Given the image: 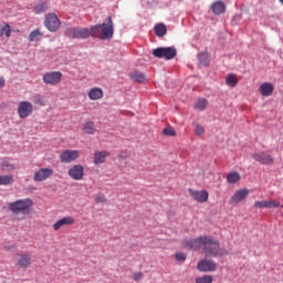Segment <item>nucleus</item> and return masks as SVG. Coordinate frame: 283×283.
Here are the masks:
<instances>
[{
    "label": "nucleus",
    "instance_id": "obj_38",
    "mask_svg": "<svg viewBox=\"0 0 283 283\" xmlns=\"http://www.w3.org/2000/svg\"><path fill=\"white\" fill-rule=\"evenodd\" d=\"M95 202L96 205H105V202H107V197H105L103 193H98L95 197Z\"/></svg>",
    "mask_w": 283,
    "mask_h": 283
},
{
    "label": "nucleus",
    "instance_id": "obj_42",
    "mask_svg": "<svg viewBox=\"0 0 283 283\" xmlns=\"http://www.w3.org/2000/svg\"><path fill=\"white\" fill-rule=\"evenodd\" d=\"M186 260H187V255L186 254H182V253L178 254V261L179 262H185Z\"/></svg>",
    "mask_w": 283,
    "mask_h": 283
},
{
    "label": "nucleus",
    "instance_id": "obj_40",
    "mask_svg": "<svg viewBox=\"0 0 283 283\" xmlns=\"http://www.w3.org/2000/svg\"><path fill=\"white\" fill-rule=\"evenodd\" d=\"M145 277V274L143 272H134L132 274V280H134V282H140V280H143Z\"/></svg>",
    "mask_w": 283,
    "mask_h": 283
},
{
    "label": "nucleus",
    "instance_id": "obj_23",
    "mask_svg": "<svg viewBox=\"0 0 283 283\" xmlns=\"http://www.w3.org/2000/svg\"><path fill=\"white\" fill-rule=\"evenodd\" d=\"M274 90H275V87H273V84H271V83H263L260 86V92H261L262 96H271V94H273Z\"/></svg>",
    "mask_w": 283,
    "mask_h": 283
},
{
    "label": "nucleus",
    "instance_id": "obj_17",
    "mask_svg": "<svg viewBox=\"0 0 283 283\" xmlns=\"http://www.w3.org/2000/svg\"><path fill=\"white\" fill-rule=\"evenodd\" d=\"M109 158V151L107 150H96L93 155L94 165H103Z\"/></svg>",
    "mask_w": 283,
    "mask_h": 283
},
{
    "label": "nucleus",
    "instance_id": "obj_41",
    "mask_svg": "<svg viewBox=\"0 0 283 283\" xmlns=\"http://www.w3.org/2000/svg\"><path fill=\"white\" fill-rule=\"evenodd\" d=\"M195 134L196 136H202V134H205V127H202L200 124H197L195 127Z\"/></svg>",
    "mask_w": 283,
    "mask_h": 283
},
{
    "label": "nucleus",
    "instance_id": "obj_18",
    "mask_svg": "<svg viewBox=\"0 0 283 283\" xmlns=\"http://www.w3.org/2000/svg\"><path fill=\"white\" fill-rule=\"evenodd\" d=\"M249 196V189H240L235 191V193L230 199V205H238V202H242Z\"/></svg>",
    "mask_w": 283,
    "mask_h": 283
},
{
    "label": "nucleus",
    "instance_id": "obj_5",
    "mask_svg": "<svg viewBox=\"0 0 283 283\" xmlns=\"http://www.w3.org/2000/svg\"><path fill=\"white\" fill-rule=\"evenodd\" d=\"M32 265V253L30 252H18L15 259V266L18 269H28Z\"/></svg>",
    "mask_w": 283,
    "mask_h": 283
},
{
    "label": "nucleus",
    "instance_id": "obj_34",
    "mask_svg": "<svg viewBox=\"0 0 283 283\" xmlns=\"http://www.w3.org/2000/svg\"><path fill=\"white\" fill-rule=\"evenodd\" d=\"M196 283H213V277L211 275L198 276Z\"/></svg>",
    "mask_w": 283,
    "mask_h": 283
},
{
    "label": "nucleus",
    "instance_id": "obj_24",
    "mask_svg": "<svg viewBox=\"0 0 283 283\" xmlns=\"http://www.w3.org/2000/svg\"><path fill=\"white\" fill-rule=\"evenodd\" d=\"M154 32L156 36L163 38L167 34V25L165 23H158L154 27Z\"/></svg>",
    "mask_w": 283,
    "mask_h": 283
},
{
    "label": "nucleus",
    "instance_id": "obj_35",
    "mask_svg": "<svg viewBox=\"0 0 283 283\" xmlns=\"http://www.w3.org/2000/svg\"><path fill=\"white\" fill-rule=\"evenodd\" d=\"M163 134L164 136H169V137H174L177 135L176 129H174V127L171 126H167L163 129Z\"/></svg>",
    "mask_w": 283,
    "mask_h": 283
},
{
    "label": "nucleus",
    "instance_id": "obj_13",
    "mask_svg": "<svg viewBox=\"0 0 283 283\" xmlns=\"http://www.w3.org/2000/svg\"><path fill=\"white\" fill-rule=\"evenodd\" d=\"M72 180H81L85 174V168L82 165H74L67 171Z\"/></svg>",
    "mask_w": 283,
    "mask_h": 283
},
{
    "label": "nucleus",
    "instance_id": "obj_26",
    "mask_svg": "<svg viewBox=\"0 0 283 283\" xmlns=\"http://www.w3.org/2000/svg\"><path fill=\"white\" fill-rule=\"evenodd\" d=\"M14 182V177L12 175H0V186L8 187Z\"/></svg>",
    "mask_w": 283,
    "mask_h": 283
},
{
    "label": "nucleus",
    "instance_id": "obj_29",
    "mask_svg": "<svg viewBox=\"0 0 283 283\" xmlns=\"http://www.w3.org/2000/svg\"><path fill=\"white\" fill-rule=\"evenodd\" d=\"M207 105H208V102L206 98H199L193 107L195 109H197V112H205V109H207Z\"/></svg>",
    "mask_w": 283,
    "mask_h": 283
},
{
    "label": "nucleus",
    "instance_id": "obj_1",
    "mask_svg": "<svg viewBox=\"0 0 283 283\" xmlns=\"http://www.w3.org/2000/svg\"><path fill=\"white\" fill-rule=\"evenodd\" d=\"M182 244L186 249H191L192 251L202 250L207 258L229 255V251L221 249L220 241L211 235H200L196 239L185 240Z\"/></svg>",
    "mask_w": 283,
    "mask_h": 283
},
{
    "label": "nucleus",
    "instance_id": "obj_33",
    "mask_svg": "<svg viewBox=\"0 0 283 283\" xmlns=\"http://www.w3.org/2000/svg\"><path fill=\"white\" fill-rule=\"evenodd\" d=\"M33 103L34 105H40V107H45V99L41 94L33 95Z\"/></svg>",
    "mask_w": 283,
    "mask_h": 283
},
{
    "label": "nucleus",
    "instance_id": "obj_16",
    "mask_svg": "<svg viewBox=\"0 0 283 283\" xmlns=\"http://www.w3.org/2000/svg\"><path fill=\"white\" fill-rule=\"evenodd\" d=\"M198 269L199 271L208 273L211 271H216V269H218V265L212 260H201L198 262Z\"/></svg>",
    "mask_w": 283,
    "mask_h": 283
},
{
    "label": "nucleus",
    "instance_id": "obj_21",
    "mask_svg": "<svg viewBox=\"0 0 283 283\" xmlns=\"http://www.w3.org/2000/svg\"><path fill=\"white\" fill-rule=\"evenodd\" d=\"M104 93L98 87H93L88 91V98L90 101H101L103 98Z\"/></svg>",
    "mask_w": 283,
    "mask_h": 283
},
{
    "label": "nucleus",
    "instance_id": "obj_37",
    "mask_svg": "<svg viewBox=\"0 0 283 283\" xmlns=\"http://www.w3.org/2000/svg\"><path fill=\"white\" fill-rule=\"evenodd\" d=\"M198 59L202 65H209V54L207 53H200L198 55Z\"/></svg>",
    "mask_w": 283,
    "mask_h": 283
},
{
    "label": "nucleus",
    "instance_id": "obj_30",
    "mask_svg": "<svg viewBox=\"0 0 283 283\" xmlns=\"http://www.w3.org/2000/svg\"><path fill=\"white\" fill-rule=\"evenodd\" d=\"M130 78L132 81H136V83H145L147 81V77L138 71L132 73Z\"/></svg>",
    "mask_w": 283,
    "mask_h": 283
},
{
    "label": "nucleus",
    "instance_id": "obj_6",
    "mask_svg": "<svg viewBox=\"0 0 283 283\" xmlns=\"http://www.w3.org/2000/svg\"><path fill=\"white\" fill-rule=\"evenodd\" d=\"M63 78V73L60 71H51L43 75L42 81L45 85H59Z\"/></svg>",
    "mask_w": 283,
    "mask_h": 283
},
{
    "label": "nucleus",
    "instance_id": "obj_20",
    "mask_svg": "<svg viewBox=\"0 0 283 283\" xmlns=\"http://www.w3.org/2000/svg\"><path fill=\"white\" fill-rule=\"evenodd\" d=\"M211 10L213 14H224V12H227V6L224 4V2L218 0L212 3Z\"/></svg>",
    "mask_w": 283,
    "mask_h": 283
},
{
    "label": "nucleus",
    "instance_id": "obj_3",
    "mask_svg": "<svg viewBox=\"0 0 283 283\" xmlns=\"http://www.w3.org/2000/svg\"><path fill=\"white\" fill-rule=\"evenodd\" d=\"M178 51L176 48L167 46V48H157L153 50V56L156 59H165V61H171V59H176Z\"/></svg>",
    "mask_w": 283,
    "mask_h": 283
},
{
    "label": "nucleus",
    "instance_id": "obj_7",
    "mask_svg": "<svg viewBox=\"0 0 283 283\" xmlns=\"http://www.w3.org/2000/svg\"><path fill=\"white\" fill-rule=\"evenodd\" d=\"M32 112H34V105L28 101H21L18 104V116L19 118H28L32 116Z\"/></svg>",
    "mask_w": 283,
    "mask_h": 283
},
{
    "label": "nucleus",
    "instance_id": "obj_44",
    "mask_svg": "<svg viewBox=\"0 0 283 283\" xmlns=\"http://www.w3.org/2000/svg\"><path fill=\"white\" fill-rule=\"evenodd\" d=\"M11 249H14V247H9V248H8V247H4V250H6V251H11Z\"/></svg>",
    "mask_w": 283,
    "mask_h": 283
},
{
    "label": "nucleus",
    "instance_id": "obj_22",
    "mask_svg": "<svg viewBox=\"0 0 283 283\" xmlns=\"http://www.w3.org/2000/svg\"><path fill=\"white\" fill-rule=\"evenodd\" d=\"M239 180H242V176H240V172L238 171H231L227 176L228 185H238Z\"/></svg>",
    "mask_w": 283,
    "mask_h": 283
},
{
    "label": "nucleus",
    "instance_id": "obj_19",
    "mask_svg": "<svg viewBox=\"0 0 283 283\" xmlns=\"http://www.w3.org/2000/svg\"><path fill=\"white\" fill-rule=\"evenodd\" d=\"M255 209H275L280 207V202L275 200H263L254 202Z\"/></svg>",
    "mask_w": 283,
    "mask_h": 283
},
{
    "label": "nucleus",
    "instance_id": "obj_12",
    "mask_svg": "<svg viewBox=\"0 0 283 283\" xmlns=\"http://www.w3.org/2000/svg\"><path fill=\"white\" fill-rule=\"evenodd\" d=\"M114 36V22L112 17L107 18V23L102 24V39H112Z\"/></svg>",
    "mask_w": 283,
    "mask_h": 283
},
{
    "label": "nucleus",
    "instance_id": "obj_31",
    "mask_svg": "<svg viewBox=\"0 0 283 283\" xmlns=\"http://www.w3.org/2000/svg\"><path fill=\"white\" fill-rule=\"evenodd\" d=\"M41 36H43V33L39 29H35L29 34V41L30 43H34V41H40Z\"/></svg>",
    "mask_w": 283,
    "mask_h": 283
},
{
    "label": "nucleus",
    "instance_id": "obj_45",
    "mask_svg": "<svg viewBox=\"0 0 283 283\" xmlns=\"http://www.w3.org/2000/svg\"><path fill=\"white\" fill-rule=\"evenodd\" d=\"M174 258H175L176 260H178V253H175Z\"/></svg>",
    "mask_w": 283,
    "mask_h": 283
},
{
    "label": "nucleus",
    "instance_id": "obj_4",
    "mask_svg": "<svg viewBox=\"0 0 283 283\" xmlns=\"http://www.w3.org/2000/svg\"><path fill=\"white\" fill-rule=\"evenodd\" d=\"M69 39H90V29L86 28H69L64 32Z\"/></svg>",
    "mask_w": 283,
    "mask_h": 283
},
{
    "label": "nucleus",
    "instance_id": "obj_8",
    "mask_svg": "<svg viewBox=\"0 0 283 283\" xmlns=\"http://www.w3.org/2000/svg\"><path fill=\"white\" fill-rule=\"evenodd\" d=\"M54 176V169L52 168H40L33 174L34 182H45L49 178Z\"/></svg>",
    "mask_w": 283,
    "mask_h": 283
},
{
    "label": "nucleus",
    "instance_id": "obj_25",
    "mask_svg": "<svg viewBox=\"0 0 283 283\" xmlns=\"http://www.w3.org/2000/svg\"><path fill=\"white\" fill-rule=\"evenodd\" d=\"M82 132L90 135L96 134V127L94 126V122H86L82 124Z\"/></svg>",
    "mask_w": 283,
    "mask_h": 283
},
{
    "label": "nucleus",
    "instance_id": "obj_11",
    "mask_svg": "<svg viewBox=\"0 0 283 283\" xmlns=\"http://www.w3.org/2000/svg\"><path fill=\"white\" fill-rule=\"evenodd\" d=\"M252 158H254L256 163H260V165H273V156L265 151L254 153Z\"/></svg>",
    "mask_w": 283,
    "mask_h": 283
},
{
    "label": "nucleus",
    "instance_id": "obj_15",
    "mask_svg": "<svg viewBox=\"0 0 283 283\" xmlns=\"http://www.w3.org/2000/svg\"><path fill=\"white\" fill-rule=\"evenodd\" d=\"M189 193L196 202H207V200H209V192L207 190L189 189Z\"/></svg>",
    "mask_w": 283,
    "mask_h": 283
},
{
    "label": "nucleus",
    "instance_id": "obj_43",
    "mask_svg": "<svg viewBox=\"0 0 283 283\" xmlns=\"http://www.w3.org/2000/svg\"><path fill=\"white\" fill-rule=\"evenodd\" d=\"M6 85V80L3 77H0V87H3Z\"/></svg>",
    "mask_w": 283,
    "mask_h": 283
},
{
    "label": "nucleus",
    "instance_id": "obj_10",
    "mask_svg": "<svg viewBox=\"0 0 283 283\" xmlns=\"http://www.w3.org/2000/svg\"><path fill=\"white\" fill-rule=\"evenodd\" d=\"M81 153L74 149H66L60 154L61 163L65 165H70V163H74V160H78Z\"/></svg>",
    "mask_w": 283,
    "mask_h": 283
},
{
    "label": "nucleus",
    "instance_id": "obj_27",
    "mask_svg": "<svg viewBox=\"0 0 283 283\" xmlns=\"http://www.w3.org/2000/svg\"><path fill=\"white\" fill-rule=\"evenodd\" d=\"M226 85L228 87H235L238 85V75L230 73L226 77Z\"/></svg>",
    "mask_w": 283,
    "mask_h": 283
},
{
    "label": "nucleus",
    "instance_id": "obj_46",
    "mask_svg": "<svg viewBox=\"0 0 283 283\" xmlns=\"http://www.w3.org/2000/svg\"><path fill=\"white\" fill-rule=\"evenodd\" d=\"M281 208L283 209V206H281Z\"/></svg>",
    "mask_w": 283,
    "mask_h": 283
},
{
    "label": "nucleus",
    "instance_id": "obj_28",
    "mask_svg": "<svg viewBox=\"0 0 283 283\" xmlns=\"http://www.w3.org/2000/svg\"><path fill=\"white\" fill-rule=\"evenodd\" d=\"M90 36H99V39H103V31H102V24H97L88 30Z\"/></svg>",
    "mask_w": 283,
    "mask_h": 283
},
{
    "label": "nucleus",
    "instance_id": "obj_32",
    "mask_svg": "<svg viewBox=\"0 0 283 283\" xmlns=\"http://www.w3.org/2000/svg\"><path fill=\"white\" fill-rule=\"evenodd\" d=\"M1 169H2V171L10 172V171H14L17 169V167L14 166V164H12L8 160H3L1 163Z\"/></svg>",
    "mask_w": 283,
    "mask_h": 283
},
{
    "label": "nucleus",
    "instance_id": "obj_36",
    "mask_svg": "<svg viewBox=\"0 0 283 283\" xmlns=\"http://www.w3.org/2000/svg\"><path fill=\"white\" fill-rule=\"evenodd\" d=\"M48 10V3L41 2L34 8V12L36 14H41V12H45Z\"/></svg>",
    "mask_w": 283,
    "mask_h": 283
},
{
    "label": "nucleus",
    "instance_id": "obj_39",
    "mask_svg": "<svg viewBox=\"0 0 283 283\" xmlns=\"http://www.w3.org/2000/svg\"><path fill=\"white\" fill-rule=\"evenodd\" d=\"M11 29L9 24H6L1 31H0V36H3V34H6L7 39H10V34H11Z\"/></svg>",
    "mask_w": 283,
    "mask_h": 283
},
{
    "label": "nucleus",
    "instance_id": "obj_14",
    "mask_svg": "<svg viewBox=\"0 0 283 283\" xmlns=\"http://www.w3.org/2000/svg\"><path fill=\"white\" fill-rule=\"evenodd\" d=\"M75 222L76 219H74V217H63L53 224V230L60 231L63 227H72Z\"/></svg>",
    "mask_w": 283,
    "mask_h": 283
},
{
    "label": "nucleus",
    "instance_id": "obj_2",
    "mask_svg": "<svg viewBox=\"0 0 283 283\" xmlns=\"http://www.w3.org/2000/svg\"><path fill=\"white\" fill-rule=\"evenodd\" d=\"M34 205V201L30 198L25 199H18L13 202L8 203L9 211H12L13 216L19 217L22 216V219L25 218V216H30L32 212V206Z\"/></svg>",
    "mask_w": 283,
    "mask_h": 283
},
{
    "label": "nucleus",
    "instance_id": "obj_9",
    "mask_svg": "<svg viewBox=\"0 0 283 283\" xmlns=\"http://www.w3.org/2000/svg\"><path fill=\"white\" fill-rule=\"evenodd\" d=\"M44 25L50 32H56L61 28V20L56 13H49L45 18Z\"/></svg>",
    "mask_w": 283,
    "mask_h": 283
}]
</instances>
